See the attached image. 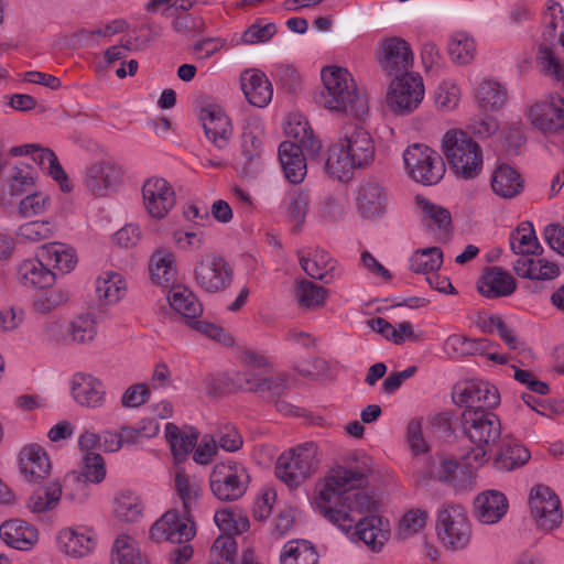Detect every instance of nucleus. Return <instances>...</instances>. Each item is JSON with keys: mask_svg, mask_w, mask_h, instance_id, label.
Wrapping results in <instances>:
<instances>
[{"mask_svg": "<svg viewBox=\"0 0 564 564\" xmlns=\"http://www.w3.org/2000/svg\"><path fill=\"white\" fill-rule=\"evenodd\" d=\"M462 425L471 444L494 445L501 435V423L489 410H464Z\"/></svg>", "mask_w": 564, "mask_h": 564, "instance_id": "16", "label": "nucleus"}, {"mask_svg": "<svg viewBox=\"0 0 564 564\" xmlns=\"http://www.w3.org/2000/svg\"><path fill=\"white\" fill-rule=\"evenodd\" d=\"M425 97V85L416 72L394 76L387 87L384 104L394 116H410L416 111Z\"/></svg>", "mask_w": 564, "mask_h": 564, "instance_id": "7", "label": "nucleus"}, {"mask_svg": "<svg viewBox=\"0 0 564 564\" xmlns=\"http://www.w3.org/2000/svg\"><path fill=\"white\" fill-rule=\"evenodd\" d=\"M284 132L291 142L305 149L310 158H316L321 151V141L313 134V131L301 113H290L284 123Z\"/></svg>", "mask_w": 564, "mask_h": 564, "instance_id": "34", "label": "nucleus"}, {"mask_svg": "<svg viewBox=\"0 0 564 564\" xmlns=\"http://www.w3.org/2000/svg\"><path fill=\"white\" fill-rule=\"evenodd\" d=\"M164 435L171 452L176 459H183L195 447L198 441V432L191 427H178L174 423H166Z\"/></svg>", "mask_w": 564, "mask_h": 564, "instance_id": "39", "label": "nucleus"}, {"mask_svg": "<svg viewBox=\"0 0 564 564\" xmlns=\"http://www.w3.org/2000/svg\"><path fill=\"white\" fill-rule=\"evenodd\" d=\"M475 101L481 112H494L507 102V90L498 82L484 79L475 88Z\"/></svg>", "mask_w": 564, "mask_h": 564, "instance_id": "40", "label": "nucleus"}, {"mask_svg": "<svg viewBox=\"0 0 564 564\" xmlns=\"http://www.w3.org/2000/svg\"><path fill=\"white\" fill-rule=\"evenodd\" d=\"M376 158V142L362 127L344 131L327 149L325 172L333 178L348 181L354 171L370 166Z\"/></svg>", "mask_w": 564, "mask_h": 564, "instance_id": "2", "label": "nucleus"}, {"mask_svg": "<svg viewBox=\"0 0 564 564\" xmlns=\"http://www.w3.org/2000/svg\"><path fill=\"white\" fill-rule=\"evenodd\" d=\"M123 176L122 166L110 159H102L89 164L84 174L86 189L97 197H107L116 192Z\"/></svg>", "mask_w": 564, "mask_h": 564, "instance_id": "15", "label": "nucleus"}, {"mask_svg": "<svg viewBox=\"0 0 564 564\" xmlns=\"http://www.w3.org/2000/svg\"><path fill=\"white\" fill-rule=\"evenodd\" d=\"M63 498V485L52 480L34 489L25 501L26 510L34 516H45L55 511Z\"/></svg>", "mask_w": 564, "mask_h": 564, "instance_id": "31", "label": "nucleus"}, {"mask_svg": "<svg viewBox=\"0 0 564 564\" xmlns=\"http://www.w3.org/2000/svg\"><path fill=\"white\" fill-rule=\"evenodd\" d=\"M453 401L465 410H489L499 404L500 395L489 382L471 379L454 387Z\"/></svg>", "mask_w": 564, "mask_h": 564, "instance_id": "17", "label": "nucleus"}, {"mask_svg": "<svg viewBox=\"0 0 564 564\" xmlns=\"http://www.w3.org/2000/svg\"><path fill=\"white\" fill-rule=\"evenodd\" d=\"M150 539L156 543H186L196 534L189 512L172 509L162 514L149 530Z\"/></svg>", "mask_w": 564, "mask_h": 564, "instance_id": "13", "label": "nucleus"}, {"mask_svg": "<svg viewBox=\"0 0 564 564\" xmlns=\"http://www.w3.org/2000/svg\"><path fill=\"white\" fill-rule=\"evenodd\" d=\"M128 284L124 276L113 270L101 271L95 280V294L104 305H115L127 294Z\"/></svg>", "mask_w": 564, "mask_h": 564, "instance_id": "35", "label": "nucleus"}, {"mask_svg": "<svg viewBox=\"0 0 564 564\" xmlns=\"http://www.w3.org/2000/svg\"><path fill=\"white\" fill-rule=\"evenodd\" d=\"M234 268L220 254L209 252L200 256L193 269L196 286L208 294H217L228 290L234 282Z\"/></svg>", "mask_w": 564, "mask_h": 564, "instance_id": "8", "label": "nucleus"}, {"mask_svg": "<svg viewBox=\"0 0 564 564\" xmlns=\"http://www.w3.org/2000/svg\"><path fill=\"white\" fill-rule=\"evenodd\" d=\"M98 334L96 317L90 314L75 316L66 328L67 343L77 345L91 344Z\"/></svg>", "mask_w": 564, "mask_h": 564, "instance_id": "47", "label": "nucleus"}, {"mask_svg": "<svg viewBox=\"0 0 564 564\" xmlns=\"http://www.w3.org/2000/svg\"><path fill=\"white\" fill-rule=\"evenodd\" d=\"M435 534L446 552L466 551L471 544L473 528L465 509L459 505L442 506L436 512Z\"/></svg>", "mask_w": 564, "mask_h": 564, "instance_id": "5", "label": "nucleus"}, {"mask_svg": "<svg viewBox=\"0 0 564 564\" xmlns=\"http://www.w3.org/2000/svg\"><path fill=\"white\" fill-rule=\"evenodd\" d=\"M82 479L84 478L89 485L101 484L107 476L106 463L104 457L94 452L85 453L82 458V465L79 470H73Z\"/></svg>", "mask_w": 564, "mask_h": 564, "instance_id": "55", "label": "nucleus"}, {"mask_svg": "<svg viewBox=\"0 0 564 564\" xmlns=\"http://www.w3.org/2000/svg\"><path fill=\"white\" fill-rule=\"evenodd\" d=\"M295 296L301 306L315 308L324 304L325 290L311 281L302 280L297 283Z\"/></svg>", "mask_w": 564, "mask_h": 564, "instance_id": "64", "label": "nucleus"}, {"mask_svg": "<svg viewBox=\"0 0 564 564\" xmlns=\"http://www.w3.org/2000/svg\"><path fill=\"white\" fill-rule=\"evenodd\" d=\"M47 289L48 290L36 296L32 303V308L37 314H48L52 311L63 306L69 299L68 291L64 286H50Z\"/></svg>", "mask_w": 564, "mask_h": 564, "instance_id": "60", "label": "nucleus"}, {"mask_svg": "<svg viewBox=\"0 0 564 564\" xmlns=\"http://www.w3.org/2000/svg\"><path fill=\"white\" fill-rule=\"evenodd\" d=\"M462 91L458 84L451 78L443 79L433 91V101L437 110L454 111L460 101Z\"/></svg>", "mask_w": 564, "mask_h": 564, "instance_id": "53", "label": "nucleus"}, {"mask_svg": "<svg viewBox=\"0 0 564 564\" xmlns=\"http://www.w3.org/2000/svg\"><path fill=\"white\" fill-rule=\"evenodd\" d=\"M531 123L541 131L564 129V99L560 95H550L533 104L528 111Z\"/></svg>", "mask_w": 564, "mask_h": 564, "instance_id": "21", "label": "nucleus"}, {"mask_svg": "<svg viewBox=\"0 0 564 564\" xmlns=\"http://www.w3.org/2000/svg\"><path fill=\"white\" fill-rule=\"evenodd\" d=\"M11 156H30L39 167L53 178L63 192H69L72 185L53 150L39 143L13 145L9 150Z\"/></svg>", "mask_w": 564, "mask_h": 564, "instance_id": "18", "label": "nucleus"}, {"mask_svg": "<svg viewBox=\"0 0 564 564\" xmlns=\"http://www.w3.org/2000/svg\"><path fill=\"white\" fill-rule=\"evenodd\" d=\"M144 506L141 498L130 490L119 492L112 505L115 518L124 523L139 522L143 517Z\"/></svg>", "mask_w": 564, "mask_h": 564, "instance_id": "43", "label": "nucleus"}, {"mask_svg": "<svg viewBox=\"0 0 564 564\" xmlns=\"http://www.w3.org/2000/svg\"><path fill=\"white\" fill-rule=\"evenodd\" d=\"M447 52L453 63L468 65L477 54L476 41L468 32H453L448 39Z\"/></svg>", "mask_w": 564, "mask_h": 564, "instance_id": "45", "label": "nucleus"}, {"mask_svg": "<svg viewBox=\"0 0 564 564\" xmlns=\"http://www.w3.org/2000/svg\"><path fill=\"white\" fill-rule=\"evenodd\" d=\"M111 564H147L138 541L128 535L116 538L111 549Z\"/></svg>", "mask_w": 564, "mask_h": 564, "instance_id": "48", "label": "nucleus"}, {"mask_svg": "<svg viewBox=\"0 0 564 564\" xmlns=\"http://www.w3.org/2000/svg\"><path fill=\"white\" fill-rule=\"evenodd\" d=\"M403 162L408 175L416 183L426 186L437 184L446 171L440 154L421 143H414L404 150Z\"/></svg>", "mask_w": 564, "mask_h": 564, "instance_id": "9", "label": "nucleus"}, {"mask_svg": "<svg viewBox=\"0 0 564 564\" xmlns=\"http://www.w3.org/2000/svg\"><path fill=\"white\" fill-rule=\"evenodd\" d=\"M416 206L423 220L430 227L445 228L451 223V215L447 209L435 205L424 197H416Z\"/></svg>", "mask_w": 564, "mask_h": 564, "instance_id": "62", "label": "nucleus"}, {"mask_svg": "<svg viewBox=\"0 0 564 564\" xmlns=\"http://www.w3.org/2000/svg\"><path fill=\"white\" fill-rule=\"evenodd\" d=\"M441 150L453 174L463 181L477 178L484 170L480 144L463 129H448L441 139Z\"/></svg>", "mask_w": 564, "mask_h": 564, "instance_id": "4", "label": "nucleus"}, {"mask_svg": "<svg viewBox=\"0 0 564 564\" xmlns=\"http://www.w3.org/2000/svg\"><path fill=\"white\" fill-rule=\"evenodd\" d=\"M508 509L506 495L499 490L488 489L476 496L473 514L479 523L492 525L502 520Z\"/></svg>", "mask_w": 564, "mask_h": 564, "instance_id": "25", "label": "nucleus"}, {"mask_svg": "<svg viewBox=\"0 0 564 564\" xmlns=\"http://www.w3.org/2000/svg\"><path fill=\"white\" fill-rule=\"evenodd\" d=\"M491 191L503 199H512L523 189L521 174L508 164L497 165L490 176Z\"/></svg>", "mask_w": 564, "mask_h": 564, "instance_id": "36", "label": "nucleus"}, {"mask_svg": "<svg viewBox=\"0 0 564 564\" xmlns=\"http://www.w3.org/2000/svg\"><path fill=\"white\" fill-rule=\"evenodd\" d=\"M514 289V279L496 267L487 270L478 281V291L486 297L508 296Z\"/></svg>", "mask_w": 564, "mask_h": 564, "instance_id": "38", "label": "nucleus"}, {"mask_svg": "<svg viewBox=\"0 0 564 564\" xmlns=\"http://www.w3.org/2000/svg\"><path fill=\"white\" fill-rule=\"evenodd\" d=\"M509 243L513 253L521 257L539 254L543 250L530 221H522L511 231Z\"/></svg>", "mask_w": 564, "mask_h": 564, "instance_id": "44", "label": "nucleus"}, {"mask_svg": "<svg viewBox=\"0 0 564 564\" xmlns=\"http://www.w3.org/2000/svg\"><path fill=\"white\" fill-rule=\"evenodd\" d=\"M15 278L20 285L29 290L50 288L56 281L55 272L39 256L20 261L15 268Z\"/></svg>", "mask_w": 564, "mask_h": 564, "instance_id": "26", "label": "nucleus"}, {"mask_svg": "<svg viewBox=\"0 0 564 564\" xmlns=\"http://www.w3.org/2000/svg\"><path fill=\"white\" fill-rule=\"evenodd\" d=\"M148 270L153 284L170 288L175 283L177 278V265L174 252L166 248L156 249L150 256Z\"/></svg>", "mask_w": 564, "mask_h": 564, "instance_id": "32", "label": "nucleus"}, {"mask_svg": "<svg viewBox=\"0 0 564 564\" xmlns=\"http://www.w3.org/2000/svg\"><path fill=\"white\" fill-rule=\"evenodd\" d=\"M174 488L176 496L182 501L183 510L191 512L200 492V481L195 476L177 470L174 477Z\"/></svg>", "mask_w": 564, "mask_h": 564, "instance_id": "52", "label": "nucleus"}, {"mask_svg": "<svg viewBox=\"0 0 564 564\" xmlns=\"http://www.w3.org/2000/svg\"><path fill=\"white\" fill-rule=\"evenodd\" d=\"M250 476L243 464L228 459L217 463L209 476L213 495L221 501L241 498L249 486Z\"/></svg>", "mask_w": 564, "mask_h": 564, "instance_id": "10", "label": "nucleus"}, {"mask_svg": "<svg viewBox=\"0 0 564 564\" xmlns=\"http://www.w3.org/2000/svg\"><path fill=\"white\" fill-rule=\"evenodd\" d=\"M317 456L318 447L314 442L296 445L278 457L275 475L288 487H299L317 469Z\"/></svg>", "mask_w": 564, "mask_h": 564, "instance_id": "6", "label": "nucleus"}, {"mask_svg": "<svg viewBox=\"0 0 564 564\" xmlns=\"http://www.w3.org/2000/svg\"><path fill=\"white\" fill-rule=\"evenodd\" d=\"M264 127L257 117L246 120L241 134V153L248 167H257L264 155Z\"/></svg>", "mask_w": 564, "mask_h": 564, "instance_id": "30", "label": "nucleus"}, {"mask_svg": "<svg viewBox=\"0 0 564 564\" xmlns=\"http://www.w3.org/2000/svg\"><path fill=\"white\" fill-rule=\"evenodd\" d=\"M276 33V25L265 19H257L241 34L239 43L257 45L269 42Z\"/></svg>", "mask_w": 564, "mask_h": 564, "instance_id": "61", "label": "nucleus"}, {"mask_svg": "<svg viewBox=\"0 0 564 564\" xmlns=\"http://www.w3.org/2000/svg\"><path fill=\"white\" fill-rule=\"evenodd\" d=\"M55 226L48 220H32L22 224L15 232L20 243H39L53 238Z\"/></svg>", "mask_w": 564, "mask_h": 564, "instance_id": "54", "label": "nucleus"}, {"mask_svg": "<svg viewBox=\"0 0 564 564\" xmlns=\"http://www.w3.org/2000/svg\"><path fill=\"white\" fill-rule=\"evenodd\" d=\"M199 118L207 139L218 149H224L231 135L232 124L225 111L217 106H207L200 110Z\"/></svg>", "mask_w": 564, "mask_h": 564, "instance_id": "27", "label": "nucleus"}, {"mask_svg": "<svg viewBox=\"0 0 564 564\" xmlns=\"http://www.w3.org/2000/svg\"><path fill=\"white\" fill-rule=\"evenodd\" d=\"M0 539L11 549L29 552L39 543V531L29 521L15 518L0 524Z\"/></svg>", "mask_w": 564, "mask_h": 564, "instance_id": "24", "label": "nucleus"}, {"mask_svg": "<svg viewBox=\"0 0 564 564\" xmlns=\"http://www.w3.org/2000/svg\"><path fill=\"white\" fill-rule=\"evenodd\" d=\"M141 204L151 219H165L176 205L174 187L164 177L150 176L141 185Z\"/></svg>", "mask_w": 564, "mask_h": 564, "instance_id": "12", "label": "nucleus"}, {"mask_svg": "<svg viewBox=\"0 0 564 564\" xmlns=\"http://www.w3.org/2000/svg\"><path fill=\"white\" fill-rule=\"evenodd\" d=\"M161 426L154 417H142L133 425H122L121 436L127 447L142 448L145 442L156 437Z\"/></svg>", "mask_w": 564, "mask_h": 564, "instance_id": "41", "label": "nucleus"}, {"mask_svg": "<svg viewBox=\"0 0 564 564\" xmlns=\"http://www.w3.org/2000/svg\"><path fill=\"white\" fill-rule=\"evenodd\" d=\"M529 506L536 525L551 531L562 523L563 513L557 495L545 485H535L529 494Z\"/></svg>", "mask_w": 564, "mask_h": 564, "instance_id": "14", "label": "nucleus"}, {"mask_svg": "<svg viewBox=\"0 0 564 564\" xmlns=\"http://www.w3.org/2000/svg\"><path fill=\"white\" fill-rule=\"evenodd\" d=\"M39 257L46 265L63 274L72 272L78 262L77 252L72 246L56 241L43 245Z\"/></svg>", "mask_w": 564, "mask_h": 564, "instance_id": "37", "label": "nucleus"}, {"mask_svg": "<svg viewBox=\"0 0 564 564\" xmlns=\"http://www.w3.org/2000/svg\"><path fill=\"white\" fill-rule=\"evenodd\" d=\"M321 104L330 111L347 113L362 120L369 111L368 99L357 88L347 68L328 65L322 68Z\"/></svg>", "mask_w": 564, "mask_h": 564, "instance_id": "3", "label": "nucleus"}, {"mask_svg": "<svg viewBox=\"0 0 564 564\" xmlns=\"http://www.w3.org/2000/svg\"><path fill=\"white\" fill-rule=\"evenodd\" d=\"M19 469L28 482L37 484L50 476L52 464L42 446L28 444L19 453Z\"/></svg>", "mask_w": 564, "mask_h": 564, "instance_id": "22", "label": "nucleus"}, {"mask_svg": "<svg viewBox=\"0 0 564 564\" xmlns=\"http://www.w3.org/2000/svg\"><path fill=\"white\" fill-rule=\"evenodd\" d=\"M305 149L295 142L283 141L279 147V160L285 178L292 184H301L307 173Z\"/></svg>", "mask_w": 564, "mask_h": 564, "instance_id": "33", "label": "nucleus"}, {"mask_svg": "<svg viewBox=\"0 0 564 564\" xmlns=\"http://www.w3.org/2000/svg\"><path fill=\"white\" fill-rule=\"evenodd\" d=\"M93 495V486L80 478L77 474L69 471L64 477L63 496L73 505L82 506L88 502Z\"/></svg>", "mask_w": 564, "mask_h": 564, "instance_id": "57", "label": "nucleus"}, {"mask_svg": "<svg viewBox=\"0 0 564 564\" xmlns=\"http://www.w3.org/2000/svg\"><path fill=\"white\" fill-rule=\"evenodd\" d=\"M371 473L370 457L361 453L348 455L316 482L313 505L351 542H362L379 551L389 538L388 520L369 516L356 522L354 516L377 508L375 498L365 490Z\"/></svg>", "mask_w": 564, "mask_h": 564, "instance_id": "1", "label": "nucleus"}, {"mask_svg": "<svg viewBox=\"0 0 564 564\" xmlns=\"http://www.w3.org/2000/svg\"><path fill=\"white\" fill-rule=\"evenodd\" d=\"M55 541L62 554L72 558H83L94 552L98 536L93 528L77 524L62 528L56 533Z\"/></svg>", "mask_w": 564, "mask_h": 564, "instance_id": "19", "label": "nucleus"}, {"mask_svg": "<svg viewBox=\"0 0 564 564\" xmlns=\"http://www.w3.org/2000/svg\"><path fill=\"white\" fill-rule=\"evenodd\" d=\"M302 269L313 279L330 283L341 275L338 262L322 249H314L300 257Z\"/></svg>", "mask_w": 564, "mask_h": 564, "instance_id": "28", "label": "nucleus"}, {"mask_svg": "<svg viewBox=\"0 0 564 564\" xmlns=\"http://www.w3.org/2000/svg\"><path fill=\"white\" fill-rule=\"evenodd\" d=\"M240 85L248 102L265 108L272 100L273 87L268 76L259 69H246L240 75Z\"/></svg>", "mask_w": 564, "mask_h": 564, "instance_id": "29", "label": "nucleus"}, {"mask_svg": "<svg viewBox=\"0 0 564 564\" xmlns=\"http://www.w3.org/2000/svg\"><path fill=\"white\" fill-rule=\"evenodd\" d=\"M280 562L281 564H317L318 555L310 542L294 540L284 544Z\"/></svg>", "mask_w": 564, "mask_h": 564, "instance_id": "50", "label": "nucleus"}, {"mask_svg": "<svg viewBox=\"0 0 564 564\" xmlns=\"http://www.w3.org/2000/svg\"><path fill=\"white\" fill-rule=\"evenodd\" d=\"M356 205L358 213L365 219H380L388 212V194L379 183L372 181L365 182L358 188Z\"/></svg>", "mask_w": 564, "mask_h": 564, "instance_id": "23", "label": "nucleus"}, {"mask_svg": "<svg viewBox=\"0 0 564 564\" xmlns=\"http://www.w3.org/2000/svg\"><path fill=\"white\" fill-rule=\"evenodd\" d=\"M513 270L519 276L531 280H552L560 274V269L554 262L529 257L517 259Z\"/></svg>", "mask_w": 564, "mask_h": 564, "instance_id": "42", "label": "nucleus"}, {"mask_svg": "<svg viewBox=\"0 0 564 564\" xmlns=\"http://www.w3.org/2000/svg\"><path fill=\"white\" fill-rule=\"evenodd\" d=\"M167 300L171 307L185 317L195 318L203 312L202 304L196 294L188 288H173Z\"/></svg>", "mask_w": 564, "mask_h": 564, "instance_id": "51", "label": "nucleus"}, {"mask_svg": "<svg viewBox=\"0 0 564 564\" xmlns=\"http://www.w3.org/2000/svg\"><path fill=\"white\" fill-rule=\"evenodd\" d=\"M531 455L528 448L516 442H506L494 458V467L510 471L525 465Z\"/></svg>", "mask_w": 564, "mask_h": 564, "instance_id": "46", "label": "nucleus"}, {"mask_svg": "<svg viewBox=\"0 0 564 564\" xmlns=\"http://www.w3.org/2000/svg\"><path fill=\"white\" fill-rule=\"evenodd\" d=\"M375 59L387 76H397L412 73L414 52L403 37L384 36L377 43Z\"/></svg>", "mask_w": 564, "mask_h": 564, "instance_id": "11", "label": "nucleus"}, {"mask_svg": "<svg viewBox=\"0 0 564 564\" xmlns=\"http://www.w3.org/2000/svg\"><path fill=\"white\" fill-rule=\"evenodd\" d=\"M176 248L184 252H198L205 249L206 234L203 230L176 229L172 234Z\"/></svg>", "mask_w": 564, "mask_h": 564, "instance_id": "63", "label": "nucleus"}, {"mask_svg": "<svg viewBox=\"0 0 564 564\" xmlns=\"http://www.w3.org/2000/svg\"><path fill=\"white\" fill-rule=\"evenodd\" d=\"M487 347L489 343L486 339H473L462 334L448 336L443 345L445 354L453 359L482 352Z\"/></svg>", "mask_w": 564, "mask_h": 564, "instance_id": "49", "label": "nucleus"}, {"mask_svg": "<svg viewBox=\"0 0 564 564\" xmlns=\"http://www.w3.org/2000/svg\"><path fill=\"white\" fill-rule=\"evenodd\" d=\"M214 522L226 534H240L249 529L248 518L239 510L224 508L215 512Z\"/></svg>", "mask_w": 564, "mask_h": 564, "instance_id": "56", "label": "nucleus"}, {"mask_svg": "<svg viewBox=\"0 0 564 564\" xmlns=\"http://www.w3.org/2000/svg\"><path fill=\"white\" fill-rule=\"evenodd\" d=\"M73 401L86 409H101L107 401L105 383L98 377L87 372H76L68 381Z\"/></svg>", "mask_w": 564, "mask_h": 564, "instance_id": "20", "label": "nucleus"}, {"mask_svg": "<svg viewBox=\"0 0 564 564\" xmlns=\"http://www.w3.org/2000/svg\"><path fill=\"white\" fill-rule=\"evenodd\" d=\"M35 185L33 169L30 165H14L7 178V188L11 196H20Z\"/></svg>", "mask_w": 564, "mask_h": 564, "instance_id": "59", "label": "nucleus"}, {"mask_svg": "<svg viewBox=\"0 0 564 564\" xmlns=\"http://www.w3.org/2000/svg\"><path fill=\"white\" fill-rule=\"evenodd\" d=\"M443 263V252L437 247L416 250L410 259V268L415 273L427 274L437 271Z\"/></svg>", "mask_w": 564, "mask_h": 564, "instance_id": "58", "label": "nucleus"}]
</instances>
